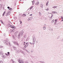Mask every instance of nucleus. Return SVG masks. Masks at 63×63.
<instances>
[{
	"instance_id": "obj_1",
	"label": "nucleus",
	"mask_w": 63,
	"mask_h": 63,
	"mask_svg": "<svg viewBox=\"0 0 63 63\" xmlns=\"http://www.w3.org/2000/svg\"><path fill=\"white\" fill-rule=\"evenodd\" d=\"M18 62L19 63H24V61L22 60L21 59H18Z\"/></svg>"
},
{
	"instance_id": "obj_2",
	"label": "nucleus",
	"mask_w": 63,
	"mask_h": 63,
	"mask_svg": "<svg viewBox=\"0 0 63 63\" xmlns=\"http://www.w3.org/2000/svg\"><path fill=\"white\" fill-rule=\"evenodd\" d=\"M35 42H36V39L35 38H33V41L32 43V44L34 45L35 43Z\"/></svg>"
},
{
	"instance_id": "obj_3",
	"label": "nucleus",
	"mask_w": 63,
	"mask_h": 63,
	"mask_svg": "<svg viewBox=\"0 0 63 63\" xmlns=\"http://www.w3.org/2000/svg\"><path fill=\"white\" fill-rule=\"evenodd\" d=\"M14 43L15 45H16L18 47L19 46V44H18V43H17V42H14Z\"/></svg>"
},
{
	"instance_id": "obj_4",
	"label": "nucleus",
	"mask_w": 63,
	"mask_h": 63,
	"mask_svg": "<svg viewBox=\"0 0 63 63\" xmlns=\"http://www.w3.org/2000/svg\"><path fill=\"white\" fill-rule=\"evenodd\" d=\"M4 44H6V45H10V43H9V42H8L7 41H5L4 43Z\"/></svg>"
},
{
	"instance_id": "obj_5",
	"label": "nucleus",
	"mask_w": 63,
	"mask_h": 63,
	"mask_svg": "<svg viewBox=\"0 0 63 63\" xmlns=\"http://www.w3.org/2000/svg\"><path fill=\"white\" fill-rule=\"evenodd\" d=\"M53 16V14H52L51 15V16L50 17L49 19V20H52V17Z\"/></svg>"
},
{
	"instance_id": "obj_6",
	"label": "nucleus",
	"mask_w": 63,
	"mask_h": 63,
	"mask_svg": "<svg viewBox=\"0 0 63 63\" xmlns=\"http://www.w3.org/2000/svg\"><path fill=\"white\" fill-rule=\"evenodd\" d=\"M10 27H11V28H12V29H15V27L13 26L10 25Z\"/></svg>"
},
{
	"instance_id": "obj_7",
	"label": "nucleus",
	"mask_w": 63,
	"mask_h": 63,
	"mask_svg": "<svg viewBox=\"0 0 63 63\" xmlns=\"http://www.w3.org/2000/svg\"><path fill=\"white\" fill-rule=\"evenodd\" d=\"M28 43H26V45H25V46L24 47H25V48H26V47H28Z\"/></svg>"
},
{
	"instance_id": "obj_8",
	"label": "nucleus",
	"mask_w": 63,
	"mask_h": 63,
	"mask_svg": "<svg viewBox=\"0 0 63 63\" xmlns=\"http://www.w3.org/2000/svg\"><path fill=\"white\" fill-rule=\"evenodd\" d=\"M23 34V33L22 32H20V33L18 34L20 36H22Z\"/></svg>"
},
{
	"instance_id": "obj_9",
	"label": "nucleus",
	"mask_w": 63,
	"mask_h": 63,
	"mask_svg": "<svg viewBox=\"0 0 63 63\" xmlns=\"http://www.w3.org/2000/svg\"><path fill=\"white\" fill-rule=\"evenodd\" d=\"M13 49L14 50H17V48L16 47H14Z\"/></svg>"
},
{
	"instance_id": "obj_10",
	"label": "nucleus",
	"mask_w": 63,
	"mask_h": 63,
	"mask_svg": "<svg viewBox=\"0 0 63 63\" xmlns=\"http://www.w3.org/2000/svg\"><path fill=\"white\" fill-rule=\"evenodd\" d=\"M3 53L2 51H0V55H3Z\"/></svg>"
},
{
	"instance_id": "obj_11",
	"label": "nucleus",
	"mask_w": 63,
	"mask_h": 63,
	"mask_svg": "<svg viewBox=\"0 0 63 63\" xmlns=\"http://www.w3.org/2000/svg\"><path fill=\"white\" fill-rule=\"evenodd\" d=\"M40 6L41 8H43V5L42 4H41Z\"/></svg>"
},
{
	"instance_id": "obj_12",
	"label": "nucleus",
	"mask_w": 63,
	"mask_h": 63,
	"mask_svg": "<svg viewBox=\"0 0 63 63\" xmlns=\"http://www.w3.org/2000/svg\"><path fill=\"white\" fill-rule=\"evenodd\" d=\"M38 4H39V2H37L35 4V5H38Z\"/></svg>"
},
{
	"instance_id": "obj_13",
	"label": "nucleus",
	"mask_w": 63,
	"mask_h": 63,
	"mask_svg": "<svg viewBox=\"0 0 63 63\" xmlns=\"http://www.w3.org/2000/svg\"><path fill=\"white\" fill-rule=\"evenodd\" d=\"M49 30L51 31H53V29H51V28H49Z\"/></svg>"
},
{
	"instance_id": "obj_14",
	"label": "nucleus",
	"mask_w": 63,
	"mask_h": 63,
	"mask_svg": "<svg viewBox=\"0 0 63 63\" xmlns=\"http://www.w3.org/2000/svg\"><path fill=\"white\" fill-rule=\"evenodd\" d=\"M57 7V6H54V7H52V8H53L54 9H55V8H56Z\"/></svg>"
},
{
	"instance_id": "obj_15",
	"label": "nucleus",
	"mask_w": 63,
	"mask_h": 63,
	"mask_svg": "<svg viewBox=\"0 0 63 63\" xmlns=\"http://www.w3.org/2000/svg\"><path fill=\"white\" fill-rule=\"evenodd\" d=\"M9 13H10L9 12H8V13H6V16H8V15H10L9 14Z\"/></svg>"
},
{
	"instance_id": "obj_16",
	"label": "nucleus",
	"mask_w": 63,
	"mask_h": 63,
	"mask_svg": "<svg viewBox=\"0 0 63 63\" xmlns=\"http://www.w3.org/2000/svg\"><path fill=\"white\" fill-rule=\"evenodd\" d=\"M12 37H13V38L14 39H16V37H15V36H14V35L12 36Z\"/></svg>"
},
{
	"instance_id": "obj_17",
	"label": "nucleus",
	"mask_w": 63,
	"mask_h": 63,
	"mask_svg": "<svg viewBox=\"0 0 63 63\" xmlns=\"http://www.w3.org/2000/svg\"><path fill=\"white\" fill-rule=\"evenodd\" d=\"M2 57H3V58H6V57H5V56H4V55H2Z\"/></svg>"
},
{
	"instance_id": "obj_18",
	"label": "nucleus",
	"mask_w": 63,
	"mask_h": 63,
	"mask_svg": "<svg viewBox=\"0 0 63 63\" xmlns=\"http://www.w3.org/2000/svg\"><path fill=\"white\" fill-rule=\"evenodd\" d=\"M43 30H45V29H46V28L45 27H44L43 28Z\"/></svg>"
},
{
	"instance_id": "obj_19",
	"label": "nucleus",
	"mask_w": 63,
	"mask_h": 63,
	"mask_svg": "<svg viewBox=\"0 0 63 63\" xmlns=\"http://www.w3.org/2000/svg\"><path fill=\"white\" fill-rule=\"evenodd\" d=\"M22 16H26V14H23L22 15Z\"/></svg>"
},
{
	"instance_id": "obj_20",
	"label": "nucleus",
	"mask_w": 63,
	"mask_h": 63,
	"mask_svg": "<svg viewBox=\"0 0 63 63\" xmlns=\"http://www.w3.org/2000/svg\"><path fill=\"white\" fill-rule=\"evenodd\" d=\"M54 20H53L51 21V23H53V22H54Z\"/></svg>"
},
{
	"instance_id": "obj_21",
	"label": "nucleus",
	"mask_w": 63,
	"mask_h": 63,
	"mask_svg": "<svg viewBox=\"0 0 63 63\" xmlns=\"http://www.w3.org/2000/svg\"><path fill=\"white\" fill-rule=\"evenodd\" d=\"M20 35H19L18 34V38L19 39H20Z\"/></svg>"
},
{
	"instance_id": "obj_22",
	"label": "nucleus",
	"mask_w": 63,
	"mask_h": 63,
	"mask_svg": "<svg viewBox=\"0 0 63 63\" xmlns=\"http://www.w3.org/2000/svg\"><path fill=\"white\" fill-rule=\"evenodd\" d=\"M5 13H6V12L5 11L2 14L3 16H4V15H5Z\"/></svg>"
},
{
	"instance_id": "obj_23",
	"label": "nucleus",
	"mask_w": 63,
	"mask_h": 63,
	"mask_svg": "<svg viewBox=\"0 0 63 63\" xmlns=\"http://www.w3.org/2000/svg\"><path fill=\"white\" fill-rule=\"evenodd\" d=\"M26 51H27V52H28V53H30V52H29V51H28V50H26Z\"/></svg>"
},
{
	"instance_id": "obj_24",
	"label": "nucleus",
	"mask_w": 63,
	"mask_h": 63,
	"mask_svg": "<svg viewBox=\"0 0 63 63\" xmlns=\"http://www.w3.org/2000/svg\"><path fill=\"white\" fill-rule=\"evenodd\" d=\"M29 40V37H28L27 39H26V41H28V40Z\"/></svg>"
},
{
	"instance_id": "obj_25",
	"label": "nucleus",
	"mask_w": 63,
	"mask_h": 63,
	"mask_svg": "<svg viewBox=\"0 0 63 63\" xmlns=\"http://www.w3.org/2000/svg\"><path fill=\"white\" fill-rule=\"evenodd\" d=\"M48 1H47L46 3V6H48Z\"/></svg>"
},
{
	"instance_id": "obj_26",
	"label": "nucleus",
	"mask_w": 63,
	"mask_h": 63,
	"mask_svg": "<svg viewBox=\"0 0 63 63\" xmlns=\"http://www.w3.org/2000/svg\"><path fill=\"white\" fill-rule=\"evenodd\" d=\"M11 61H12L13 62V63H15V61H14L12 59L11 60Z\"/></svg>"
},
{
	"instance_id": "obj_27",
	"label": "nucleus",
	"mask_w": 63,
	"mask_h": 63,
	"mask_svg": "<svg viewBox=\"0 0 63 63\" xmlns=\"http://www.w3.org/2000/svg\"><path fill=\"white\" fill-rule=\"evenodd\" d=\"M13 9L12 8H10V9H9V10H10V11H12V10Z\"/></svg>"
},
{
	"instance_id": "obj_28",
	"label": "nucleus",
	"mask_w": 63,
	"mask_h": 63,
	"mask_svg": "<svg viewBox=\"0 0 63 63\" xmlns=\"http://www.w3.org/2000/svg\"><path fill=\"white\" fill-rule=\"evenodd\" d=\"M27 37V36H26V35H25L24 36V38H26Z\"/></svg>"
},
{
	"instance_id": "obj_29",
	"label": "nucleus",
	"mask_w": 63,
	"mask_h": 63,
	"mask_svg": "<svg viewBox=\"0 0 63 63\" xmlns=\"http://www.w3.org/2000/svg\"><path fill=\"white\" fill-rule=\"evenodd\" d=\"M39 15H40V16H41V15H42V14H41V12H40L39 13Z\"/></svg>"
},
{
	"instance_id": "obj_30",
	"label": "nucleus",
	"mask_w": 63,
	"mask_h": 63,
	"mask_svg": "<svg viewBox=\"0 0 63 63\" xmlns=\"http://www.w3.org/2000/svg\"><path fill=\"white\" fill-rule=\"evenodd\" d=\"M0 63H3V61H0Z\"/></svg>"
},
{
	"instance_id": "obj_31",
	"label": "nucleus",
	"mask_w": 63,
	"mask_h": 63,
	"mask_svg": "<svg viewBox=\"0 0 63 63\" xmlns=\"http://www.w3.org/2000/svg\"><path fill=\"white\" fill-rule=\"evenodd\" d=\"M56 23H57L56 22H55L54 23V25H57L56 24Z\"/></svg>"
},
{
	"instance_id": "obj_32",
	"label": "nucleus",
	"mask_w": 63,
	"mask_h": 63,
	"mask_svg": "<svg viewBox=\"0 0 63 63\" xmlns=\"http://www.w3.org/2000/svg\"><path fill=\"white\" fill-rule=\"evenodd\" d=\"M0 7H2V4H0Z\"/></svg>"
},
{
	"instance_id": "obj_33",
	"label": "nucleus",
	"mask_w": 63,
	"mask_h": 63,
	"mask_svg": "<svg viewBox=\"0 0 63 63\" xmlns=\"http://www.w3.org/2000/svg\"><path fill=\"white\" fill-rule=\"evenodd\" d=\"M49 10V8H47V9H46L47 11H48Z\"/></svg>"
},
{
	"instance_id": "obj_34",
	"label": "nucleus",
	"mask_w": 63,
	"mask_h": 63,
	"mask_svg": "<svg viewBox=\"0 0 63 63\" xmlns=\"http://www.w3.org/2000/svg\"><path fill=\"white\" fill-rule=\"evenodd\" d=\"M29 63L28 61H26L25 62V63Z\"/></svg>"
},
{
	"instance_id": "obj_35",
	"label": "nucleus",
	"mask_w": 63,
	"mask_h": 63,
	"mask_svg": "<svg viewBox=\"0 0 63 63\" xmlns=\"http://www.w3.org/2000/svg\"><path fill=\"white\" fill-rule=\"evenodd\" d=\"M2 47L3 46H0V48H2Z\"/></svg>"
},
{
	"instance_id": "obj_36",
	"label": "nucleus",
	"mask_w": 63,
	"mask_h": 63,
	"mask_svg": "<svg viewBox=\"0 0 63 63\" xmlns=\"http://www.w3.org/2000/svg\"><path fill=\"white\" fill-rule=\"evenodd\" d=\"M57 21V19H56L55 20V22H56Z\"/></svg>"
},
{
	"instance_id": "obj_37",
	"label": "nucleus",
	"mask_w": 63,
	"mask_h": 63,
	"mask_svg": "<svg viewBox=\"0 0 63 63\" xmlns=\"http://www.w3.org/2000/svg\"><path fill=\"white\" fill-rule=\"evenodd\" d=\"M61 17L62 19L63 18V16H61Z\"/></svg>"
},
{
	"instance_id": "obj_38",
	"label": "nucleus",
	"mask_w": 63,
	"mask_h": 63,
	"mask_svg": "<svg viewBox=\"0 0 63 63\" xmlns=\"http://www.w3.org/2000/svg\"><path fill=\"white\" fill-rule=\"evenodd\" d=\"M30 19L29 18L28 19V21H29V20H30Z\"/></svg>"
},
{
	"instance_id": "obj_39",
	"label": "nucleus",
	"mask_w": 63,
	"mask_h": 63,
	"mask_svg": "<svg viewBox=\"0 0 63 63\" xmlns=\"http://www.w3.org/2000/svg\"><path fill=\"white\" fill-rule=\"evenodd\" d=\"M32 8H33V7H32V6L30 8V10H31V9H32Z\"/></svg>"
},
{
	"instance_id": "obj_40",
	"label": "nucleus",
	"mask_w": 63,
	"mask_h": 63,
	"mask_svg": "<svg viewBox=\"0 0 63 63\" xmlns=\"http://www.w3.org/2000/svg\"><path fill=\"white\" fill-rule=\"evenodd\" d=\"M0 21H1L2 24H3V22H2V20H0Z\"/></svg>"
},
{
	"instance_id": "obj_41",
	"label": "nucleus",
	"mask_w": 63,
	"mask_h": 63,
	"mask_svg": "<svg viewBox=\"0 0 63 63\" xmlns=\"http://www.w3.org/2000/svg\"><path fill=\"white\" fill-rule=\"evenodd\" d=\"M16 52L17 53H18V52H19V51H18V50H17L16 51Z\"/></svg>"
},
{
	"instance_id": "obj_42",
	"label": "nucleus",
	"mask_w": 63,
	"mask_h": 63,
	"mask_svg": "<svg viewBox=\"0 0 63 63\" xmlns=\"http://www.w3.org/2000/svg\"><path fill=\"white\" fill-rule=\"evenodd\" d=\"M29 43L30 44H31V45H32V44H33L31 42H29Z\"/></svg>"
},
{
	"instance_id": "obj_43",
	"label": "nucleus",
	"mask_w": 63,
	"mask_h": 63,
	"mask_svg": "<svg viewBox=\"0 0 63 63\" xmlns=\"http://www.w3.org/2000/svg\"><path fill=\"white\" fill-rule=\"evenodd\" d=\"M52 12L53 14H55V12Z\"/></svg>"
},
{
	"instance_id": "obj_44",
	"label": "nucleus",
	"mask_w": 63,
	"mask_h": 63,
	"mask_svg": "<svg viewBox=\"0 0 63 63\" xmlns=\"http://www.w3.org/2000/svg\"><path fill=\"white\" fill-rule=\"evenodd\" d=\"M7 8H8V9H10V7L8 6L7 7Z\"/></svg>"
},
{
	"instance_id": "obj_45",
	"label": "nucleus",
	"mask_w": 63,
	"mask_h": 63,
	"mask_svg": "<svg viewBox=\"0 0 63 63\" xmlns=\"http://www.w3.org/2000/svg\"><path fill=\"white\" fill-rule=\"evenodd\" d=\"M22 23V22L21 21H20V24H21Z\"/></svg>"
},
{
	"instance_id": "obj_46",
	"label": "nucleus",
	"mask_w": 63,
	"mask_h": 63,
	"mask_svg": "<svg viewBox=\"0 0 63 63\" xmlns=\"http://www.w3.org/2000/svg\"><path fill=\"white\" fill-rule=\"evenodd\" d=\"M32 4H34V1H32Z\"/></svg>"
},
{
	"instance_id": "obj_47",
	"label": "nucleus",
	"mask_w": 63,
	"mask_h": 63,
	"mask_svg": "<svg viewBox=\"0 0 63 63\" xmlns=\"http://www.w3.org/2000/svg\"><path fill=\"white\" fill-rule=\"evenodd\" d=\"M21 52L23 53V54H24V52H23V51H22Z\"/></svg>"
},
{
	"instance_id": "obj_48",
	"label": "nucleus",
	"mask_w": 63,
	"mask_h": 63,
	"mask_svg": "<svg viewBox=\"0 0 63 63\" xmlns=\"http://www.w3.org/2000/svg\"><path fill=\"white\" fill-rule=\"evenodd\" d=\"M32 16V14H31L30 15V16Z\"/></svg>"
},
{
	"instance_id": "obj_49",
	"label": "nucleus",
	"mask_w": 63,
	"mask_h": 63,
	"mask_svg": "<svg viewBox=\"0 0 63 63\" xmlns=\"http://www.w3.org/2000/svg\"><path fill=\"white\" fill-rule=\"evenodd\" d=\"M40 62H41V63H43V62L42 61H40Z\"/></svg>"
},
{
	"instance_id": "obj_50",
	"label": "nucleus",
	"mask_w": 63,
	"mask_h": 63,
	"mask_svg": "<svg viewBox=\"0 0 63 63\" xmlns=\"http://www.w3.org/2000/svg\"><path fill=\"white\" fill-rule=\"evenodd\" d=\"M24 44L25 45V42H24Z\"/></svg>"
},
{
	"instance_id": "obj_51",
	"label": "nucleus",
	"mask_w": 63,
	"mask_h": 63,
	"mask_svg": "<svg viewBox=\"0 0 63 63\" xmlns=\"http://www.w3.org/2000/svg\"><path fill=\"white\" fill-rule=\"evenodd\" d=\"M7 53H8V54H9L10 53L9 52H7Z\"/></svg>"
},
{
	"instance_id": "obj_52",
	"label": "nucleus",
	"mask_w": 63,
	"mask_h": 63,
	"mask_svg": "<svg viewBox=\"0 0 63 63\" xmlns=\"http://www.w3.org/2000/svg\"><path fill=\"white\" fill-rule=\"evenodd\" d=\"M4 36H6V34H4Z\"/></svg>"
},
{
	"instance_id": "obj_53",
	"label": "nucleus",
	"mask_w": 63,
	"mask_h": 63,
	"mask_svg": "<svg viewBox=\"0 0 63 63\" xmlns=\"http://www.w3.org/2000/svg\"><path fill=\"white\" fill-rule=\"evenodd\" d=\"M57 12H55V14H57Z\"/></svg>"
},
{
	"instance_id": "obj_54",
	"label": "nucleus",
	"mask_w": 63,
	"mask_h": 63,
	"mask_svg": "<svg viewBox=\"0 0 63 63\" xmlns=\"http://www.w3.org/2000/svg\"><path fill=\"white\" fill-rule=\"evenodd\" d=\"M62 41H63V39L62 40Z\"/></svg>"
},
{
	"instance_id": "obj_55",
	"label": "nucleus",
	"mask_w": 63,
	"mask_h": 63,
	"mask_svg": "<svg viewBox=\"0 0 63 63\" xmlns=\"http://www.w3.org/2000/svg\"><path fill=\"white\" fill-rule=\"evenodd\" d=\"M33 52V51H31V52Z\"/></svg>"
},
{
	"instance_id": "obj_56",
	"label": "nucleus",
	"mask_w": 63,
	"mask_h": 63,
	"mask_svg": "<svg viewBox=\"0 0 63 63\" xmlns=\"http://www.w3.org/2000/svg\"><path fill=\"white\" fill-rule=\"evenodd\" d=\"M6 55H7V54H5Z\"/></svg>"
},
{
	"instance_id": "obj_57",
	"label": "nucleus",
	"mask_w": 63,
	"mask_h": 63,
	"mask_svg": "<svg viewBox=\"0 0 63 63\" xmlns=\"http://www.w3.org/2000/svg\"><path fill=\"white\" fill-rule=\"evenodd\" d=\"M31 63H33L32 62H31Z\"/></svg>"
},
{
	"instance_id": "obj_58",
	"label": "nucleus",
	"mask_w": 63,
	"mask_h": 63,
	"mask_svg": "<svg viewBox=\"0 0 63 63\" xmlns=\"http://www.w3.org/2000/svg\"><path fill=\"white\" fill-rule=\"evenodd\" d=\"M62 21H63V20H62Z\"/></svg>"
},
{
	"instance_id": "obj_59",
	"label": "nucleus",
	"mask_w": 63,
	"mask_h": 63,
	"mask_svg": "<svg viewBox=\"0 0 63 63\" xmlns=\"http://www.w3.org/2000/svg\"><path fill=\"white\" fill-rule=\"evenodd\" d=\"M20 1H21V0H19Z\"/></svg>"
},
{
	"instance_id": "obj_60",
	"label": "nucleus",
	"mask_w": 63,
	"mask_h": 63,
	"mask_svg": "<svg viewBox=\"0 0 63 63\" xmlns=\"http://www.w3.org/2000/svg\"><path fill=\"white\" fill-rule=\"evenodd\" d=\"M48 14H49V13H48Z\"/></svg>"
},
{
	"instance_id": "obj_61",
	"label": "nucleus",
	"mask_w": 63,
	"mask_h": 63,
	"mask_svg": "<svg viewBox=\"0 0 63 63\" xmlns=\"http://www.w3.org/2000/svg\"><path fill=\"white\" fill-rule=\"evenodd\" d=\"M1 0H0V1H1Z\"/></svg>"
},
{
	"instance_id": "obj_62",
	"label": "nucleus",
	"mask_w": 63,
	"mask_h": 63,
	"mask_svg": "<svg viewBox=\"0 0 63 63\" xmlns=\"http://www.w3.org/2000/svg\"><path fill=\"white\" fill-rule=\"evenodd\" d=\"M45 25H46V24H45Z\"/></svg>"
},
{
	"instance_id": "obj_63",
	"label": "nucleus",
	"mask_w": 63,
	"mask_h": 63,
	"mask_svg": "<svg viewBox=\"0 0 63 63\" xmlns=\"http://www.w3.org/2000/svg\"><path fill=\"white\" fill-rule=\"evenodd\" d=\"M50 14H51V13H50Z\"/></svg>"
},
{
	"instance_id": "obj_64",
	"label": "nucleus",
	"mask_w": 63,
	"mask_h": 63,
	"mask_svg": "<svg viewBox=\"0 0 63 63\" xmlns=\"http://www.w3.org/2000/svg\"><path fill=\"white\" fill-rule=\"evenodd\" d=\"M49 14H50V13H49Z\"/></svg>"
}]
</instances>
